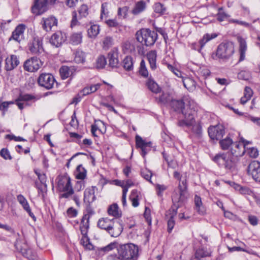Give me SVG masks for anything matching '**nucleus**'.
Returning <instances> with one entry per match:
<instances>
[{
    "label": "nucleus",
    "mask_w": 260,
    "mask_h": 260,
    "mask_svg": "<svg viewBox=\"0 0 260 260\" xmlns=\"http://www.w3.org/2000/svg\"><path fill=\"white\" fill-rule=\"evenodd\" d=\"M26 28L25 25L21 24L18 25L12 32L10 40H14L17 42H20L23 38L24 30Z\"/></svg>",
    "instance_id": "nucleus-22"
},
{
    "label": "nucleus",
    "mask_w": 260,
    "mask_h": 260,
    "mask_svg": "<svg viewBox=\"0 0 260 260\" xmlns=\"http://www.w3.org/2000/svg\"><path fill=\"white\" fill-rule=\"evenodd\" d=\"M127 11L128 8L127 7L119 8L118 11V15L120 17L125 18L127 15Z\"/></svg>",
    "instance_id": "nucleus-60"
},
{
    "label": "nucleus",
    "mask_w": 260,
    "mask_h": 260,
    "mask_svg": "<svg viewBox=\"0 0 260 260\" xmlns=\"http://www.w3.org/2000/svg\"><path fill=\"white\" fill-rule=\"evenodd\" d=\"M248 174L257 182H260V162L258 161H252L248 166Z\"/></svg>",
    "instance_id": "nucleus-15"
},
{
    "label": "nucleus",
    "mask_w": 260,
    "mask_h": 260,
    "mask_svg": "<svg viewBox=\"0 0 260 260\" xmlns=\"http://www.w3.org/2000/svg\"><path fill=\"white\" fill-rule=\"evenodd\" d=\"M123 229L122 220L119 219L113 218V222L107 232L113 237L119 236Z\"/></svg>",
    "instance_id": "nucleus-12"
},
{
    "label": "nucleus",
    "mask_w": 260,
    "mask_h": 260,
    "mask_svg": "<svg viewBox=\"0 0 260 260\" xmlns=\"http://www.w3.org/2000/svg\"><path fill=\"white\" fill-rule=\"evenodd\" d=\"M118 256L119 260H137L138 257V247L132 243L120 245L117 247Z\"/></svg>",
    "instance_id": "nucleus-2"
},
{
    "label": "nucleus",
    "mask_w": 260,
    "mask_h": 260,
    "mask_svg": "<svg viewBox=\"0 0 260 260\" xmlns=\"http://www.w3.org/2000/svg\"><path fill=\"white\" fill-rule=\"evenodd\" d=\"M78 12L81 17H86L88 14L87 6L86 5H82Z\"/></svg>",
    "instance_id": "nucleus-55"
},
{
    "label": "nucleus",
    "mask_w": 260,
    "mask_h": 260,
    "mask_svg": "<svg viewBox=\"0 0 260 260\" xmlns=\"http://www.w3.org/2000/svg\"><path fill=\"white\" fill-rule=\"evenodd\" d=\"M218 36V34L217 33L205 34L198 43H194L191 44V48L200 52L207 43L215 39Z\"/></svg>",
    "instance_id": "nucleus-11"
},
{
    "label": "nucleus",
    "mask_w": 260,
    "mask_h": 260,
    "mask_svg": "<svg viewBox=\"0 0 260 260\" xmlns=\"http://www.w3.org/2000/svg\"><path fill=\"white\" fill-rule=\"evenodd\" d=\"M67 38L64 32L58 31L52 35L50 39V43L52 46L59 47L66 41Z\"/></svg>",
    "instance_id": "nucleus-14"
},
{
    "label": "nucleus",
    "mask_w": 260,
    "mask_h": 260,
    "mask_svg": "<svg viewBox=\"0 0 260 260\" xmlns=\"http://www.w3.org/2000/svg\"><path fill=\"white\" fill-rule=\"evenodd\" d=\"M153 8L155 13L160 14H164L166 11V8L160 3H155Z\"/></svg>",
    "instance_id": "nucleus-49"
},
{
    "label": "nucleus",
    "mask_w": 260,
    "mask_h": 260,
    "mask_svg": "<svg viewBox=\"0 0 260 260\" xmlns=\"http://www.w3.org/2000/svg\"><path fill=\"white\" fill-rule=\"evenodd\" d=\"M108 5L107 3H104L102 4L101 7V18H102L104 15H106L108 13Z\"/></svg>",
    "instance_id": "nucleus-62"
},
{
    "label": "nucleus",
    "mask_w": 260,
    "mask_h": 260,
    "mask_svg": "<svg viewBox=\"0 0 260 260\" xmlns=\"http://www.w3.org/2000/svg\"><path fill=\"white\" fill-rule=\"evenodd\" d=\"M238 79L243 80H249L251 79V75L249 72L247 71H241L239 73L238 75Z\"/></svg>",
    "instance_id": "nucleus-52"
},
{
    "label": "nucleus",
    "mask_w": 260,
    "mask_h": 260,
    "mask_svg": "<svg viewBox=\"0 0 260 260\" xmlns=\"http://www.w3.org/2000/svg\"><path fill=\"white\" fill-rule=\"evenodd\" d=\"M189 126H192L191 133L196 138H199L202 137L203 134L202 126L201 122L198 121L193 123V124Z\"/></svg>",
    "instance_id": "nucleus-30"
},
{
    "label": "nucleus",
    "mask_w": 260,
    "mask_h": 260,
    "mask_svg": "<svg viewBox=\"0 0 260 260\" xmlns=\"http://www.w3.org/2000/svg\"><path fill=\"white\" fill-rule=\"evenodd\" d=\"M146 86L148 89L153 93H158L161 91V88L157 83L151 78L148 79L147 81Z\"/></svg>",
    "instance_id": "nucleus-32"
},
{
    "label": "nucleus",
    "mask_w": 260,
    "mask_h": 260,
    "mask_svg": "<svg viewBox=\"0 0 260 260\" xmlns=\"http://www.w3.org/2000/svg\"><path fill=\"white\" fill-rule=\"evenodd\" d=\"M237 39L239 44L238 49L239 58L238 61L239 62L243 61L245 58L246 52L247 50V45L245 39L241 36H238Z\"/></svg>",
    "instance_id": "nucleus-20"
},
{
    "label": "nucleus",
    "mask_w": 260,
    "mask_h": 260,
    "mask_svg": "<svg viewBox=\"0 0 260 260\" xmlns=\"http://www.w3.org/2000/svg\"><path fill=\"white\" fill-rule=\"evenodd\" d=\"M107 64L106 58L104 55L100 56L96 61V67L98 69H103Z\"/></svg>",
    "instance_id": "nucleus-47"
},
{
    "label": "nucleus",
    "mask_w": 260,
    "mask_h": 260,
    "mask_svg": "<svg viewBox=\"0 0 260 260\" xmlns=\"http://www.w3.org/2000/svg\"><path fill=\"white\" fill-rule=\"evenodd\" d=\"M247 153L252 158H256L258 155V151L257 149V148L255 147H251L249 148H247Z\"/></svg>",
    "instance_id": "nucleus-54"
},
{
    "label": "nucleus",
    "mask_w": 260,
    "mask_h": 260,
    "mask_svg": "<svg viewBox=\"0 0 260 260\" xmlns=\"http://www.w3.org/2000/svg\"><path fill=\"white\" fill-rule=\"evenodd\" d=\"M184 204H179L173 203V205L171 208L167 211L166 213V216H168L169 219H174V217L176 216L177 214L178 209L181 207Z\"/></svg>",
    "instance_id": "nucleus-35"
},
{
    "label": "nucleus",
    "mask_w": 260,
    "mask_h": 260,
    "mask_svg": "<svg viewBox=\"0 0 260 260\" xmlns=\"http://www.w3.org/2000/svg\"><path fill=\"white\" fill-rule=\"evenodd\" d=\"M40 98L41 96L40 95H34L29 94H20L18 99L16 100L15 103L18 108L20 110H22L24 108V103L22 102L29 101H36L40 100Z\"/></svg>",
    "instance_id": "nucleus-17"
},
{
    "label": "nucleus",
    "mask_w": 260,
    "mask_h": 260,
    "mask_svg": "<svg viewBox=\"0 0 260 260\" xmlns=\"http://www.w3.org/2000/svg\"><path fill=\"white\" fill-rule=\"evenodd\" d=\"M42 66L41 61L37 57H33L25 61L23 67L25 71L32 72L37 71Z\"/></svg>",
    "instance_id": "nucleus-13"
},
{
    "label": "nucleus",
    "mask_w": 260,
    "mask_h": 260,
    "mask_svg": "<svg viewBox=\"0 0 260 260\" xmlns=\"http://www.w3.org/2000/svg\"><path fill=\"white\" fill-rule=\"evenodd\" d=\"M82 35L81 32L73 33L70 38V42L73 45H76L82 42Z\"/></svg>",
    "instance_id": "nucleus-40"
},
{
    "label": "nucleus",
    "mask_w": 260,
    "mask_h": 260,
    "mask_svg": "<svg viewBox=\"0 0 260 260\" xmlns=\"http://www.w3.org/2000/svg\"><path fill=\"white\" fill-rule=\"evenodd\" d=\"M47 9L48 7L42 0H35L31 7V12L36 15H39L45 12Z\"/></svg>",
    "instance_id": "nucleus-19"
},
{
    "label": "nucleus",
    "mask_w": 260,
    "mask_h": 260,
    "mask_svg": "<svg viewBox=\"0 0 260 260\" xmlns=\"http://www.w3.org/2000/svg\"><path fill=\"white\" fill-rule=\"evenodd\" d=\"M184 86L188 90H193L196 87V82L192 78L185 77L182 78Z\"/></svg>",
    "instance_id": "nucleus-37"
},
{
    "label": "nucleus",
    "mask_w": 260,
    "mask_h": 260,
    "mask_svg": "<svg viewBox=\"0 0 260 260\" xmlns=\"http://www.w3.org/2000/svg\"><path fill=\"white\" fill-rule=\"evenodd\" d=\"M87 172L82 165H79L75 172L76 178L80 180H84L86 177Z\"/></svg>",
    "instance_id": "nucleus-36"
},
{
    "label": "nucleus",
    "mask_w": 260,
    "mask_h": 260,
    "mask_svg": "<svg viewBox=\"0 0 260 260\" xmlns=\"http://www.w3.org/2000/svg\"><path fill=\"white\" fill-rule=\"evenodd\" d=\"M137 40L147 46L153 45L157 39V34L149 29H142L137 32Z\"/></svg>",
    "instance_id": "nucleus-4"
},
{
    "label": "nucleus",
    "mask_w": 260,
    "mask_h": 260,
    "mask_svg": "<svg viewBox=\"0 0 260 260\" xmlns=\"http://www.w3.org/2000/svg\"><path fill=\"white\" fill-rule=\"evenodd\" d=\"M186 102L182 100H173L170 102V106L174 110L177 112L182 113V110L185 106Z\"/></svg>",
    "instance_id": "nucleus-26"
},
{
    "label": "nucleus",
    "mask_w": 260,
    "mask_h": 260,
    "mask_svg": "<svg viewBox=\"0 0 260 260\" xmlns=\"http://www.w3.org/2000/svg\"><path fill=\"white\" fill-rule=\"evenodd\" d=\"M113 43V38L111 37H106L103 40V48L107 50L112 46Z\"/></svg>",
    "instance_id": "nucleus-51"
},
{
    "label": "nucleus",
    "mask_w": 260,
    "mask_h": 260,
    "mask_svg": "<svg viewBox=\"0 0 260 260\" xmlns=\"http://www.w3.org/2000/svg\"><path fill=\"white\" fill-rule=\"evenodd\" d=\"M218 12L217 14V19L219 21H223L227 17V15L226 14H225L222 10V8H220L218 9Z\"/></svg>",
    "instance_id": "nucleus-58"
},
{
    "label": "nucleus",
    "mask_w": 260,
    "mask_h": 260,
    "mask_svg": "<svg viewBox=\"0 0 260 260\" xmlns=\"http://www.w3.org/2000/svg\"><path fill=\"white\" fill-rule=\"evenodd\" d=\"M28 47L31 53L41 54L44 51L42 39L39 37H34L32 40L29 42Z\"/></svg>",
    "instance_id": "nucleus-9"
},
{
    "label": "nucleus",
    "mask_w": 260,
    "mask_h": 260,
    "mask_svg": "<svg viewBox=\"0 0 260 260\" xmlns=\"http://www.w3.org/2000/svg\"><path fill=\"white\" fill-rule=\"evenodd\" d=\"M1 156L5 159H11L12 157L7 149L3 148L0 151Z\"/></svg>",
    "instance_id": "nucleus-57"
},
{
    "label": "nucleus",
    "mask_w": 260,
    "mask_h": 260,
    "mask_svg": "<svg viewBox=\"0 0 260 260\" xmlns=\"http://www.w3.org/2000/svg\"><path fill=\"white\" fill-rule=\"evenodd\" d=\"M74 60L76 63H83L85 61V54L83 52L78 50L75 54Z\"/></svg>",
    "instance_id": "nucleus-45"
},
{
    "label": "nucleus",
    "mask_w": 260,
    "mask_h": 260,
    "mask_svg": "<svg viewBox=\"0 0 260 260\" xmlns=\"http://www.w3.org/2000/svg\"><path fill=\"white\" fill-rule=\"evenodd\" d=\"M17 200L19 204L22 206L23 209L29 214L32 218H35V216L31 212V208L26 198L22 194H19L17 196Z\"/></svg>",
    "instance_id": "nucleus-25"
},
{
    "label": "nucleus",
    "mask_w": 260,
    "mask_h": 260,
    "mask_svg": "<svg viewBox=\"0 0 260 260\" xmlns=\"http://www.w3.org/2000/svg\"><path fill=\"white\" fill-rule=\"evenodd\" d=\"M60 192L61 191H60ZM63 193H60L59 195V198L68 199L70 197L74 194V191L73 187L70 188L66 191H62Z\"/></svg>",
    "instance_id": "nucleus-53"
},
{
    "label": "nucleus",
    "mask_w": 260,
    "mask_h": 260,
    "mask_svg": "<svg viewBox=\"0 0 260 260\" xmlns=\"http://www.w3.org/2000/svg\"><path fill=\"white\" fill-rule=\"evenodd\" d=\"M15 246L16 248L21 252L22 255L29 260H36L37 255L35 252L28 248L26 242L24 240L18 239L16 240Z\"/></svg>",
    "instance_id": "nucleus-7"
},
{
    "label": "nucleus",
    "mask_w": 260,
    "mask_h": 260,
    "mask_svg": "<svg viewBox=\"0 0 260 260\" xmlns=\"http://www.w3.org/2000/svg\"><path fill=\"white\" fill-rule=\"evenodd\" d=\"M43 27L46 31L51 30L52 27L57 25V21L54 17H50L47 18H43Z\"/></svg>",
    "instance_id": "nucleus-27"
},
{
    "label": "nucleus",
    "mask_w": 260,
    "mask_h": 260,
    "mask_svg": "<svg viewBox=\"0 0 260 260\" xmlns=\"http://www.w3.org/2000/svg\"><path fill=\"white\" fill-rule=\"evenodd\" d=\"M36 174L38 176V179L40 181L41 183L44 185L45 187H47V184L46 183V177L45 174L44 173H40L39 172H37V171L35 172Z\"/></svg>",
    "instance_id": "nucleus-59"
},
{
    "label": "nucleus",
    "mask_w": 260,
    "mask_h": 260,
    "mask_svg": "<svg viewBox=\"0 0 260 260\" xmlns=\"http://www.w3.org/2000/svg\"><path fill=\"white\" fill-rule=\"evenodd\" d=\"M96 191H98V188L94 186L86 188L84 192V202L89 205L95 201V192Z\"/></svg>",
    "instance_id": "nucleus-18"
},
{
    "label": "nucleus",
    "mask_w": 260,
    "mask_h": 260,
    "mask_svg": "<svg viewBox=\"0 0 260 260\" xmlns=\"http://www.w3.org/2000/svg\"><path fill=\"white\" fill-rule=\"evenodd\" d=\"M186 105L182 110L184 119L178 121V124L180 126L189 127L194 122V116L198 111L197 104L192 100L186 99Z\"/></svg>",
    "instance_id": "nucleus-1"
},
{
    "label": "nucleus",
    "mask_w": 260,
    "mask_h": 260,
    "mask_svg": "<svg viewBox=\"0 0 260 260\" xmlns=\"http://www.w3.org/2000/svg\"><path fill=\"white\" fill-rule=\"evenodd\" d=\"M108 214L115 217L121 216V213L119 211V208L116 204H114L109 206L108 209Z\"/></svg>",
    "instance_id": "nucleus-39"
},
{
    "label": "nucleus",
    "mask_w": 260,
    "mask_h": 260,
    "mask_svg": "<svg viewBox=\"0 0 260 260\" xmlns=\"http://www.w3.org/2000/svg\"><path fill=\"white\" fill-rule=\"evenodd\" d=\"M118 52L117 48L112 49L108 53L109 65L112 68H117L119 64Z\"/></svg>",
    "instance_id": "nucleus-23"
},
{
    "label": "nucleus",
    "mask_w": 260,
    "mask_h": 260,
    "mask_svg": "<svg viewBox=\"0 0 260 260\" xmlns=\"http://www.w3.org/2000/svg\"><path fill=\"white\" fill-rule=\"evenodd\" d=\"M141 174L142 177L145 179L149 181L150 182H152L151 181V178L152 176V173L151 171L146 168L143 169L141 171Z\"/></svg>",
    "instance_id": "nucleus-50"
},
{
    "label": "nucleus",
    "mask_w": 260,
    "mask_h": 260,
    "mask_svg": "<svg viewBox=\"0 0 260 260\" xmlns=\"http://www.w3.org/2000/svg\"><path fill=\"white\" fill-rule=\"evenodd\" d=\"M146 5L145 2L141 1L137 2L132 10V13L134 15H138L146 9Z\"/></svg>",
    "instance_id": "nucleus-38"
},
{
    "label": "nucleus",
    "mask_w": 260,
    "mask_h": 260,
    "mask_svg": "<svg viewBox=\"0 0 260 260\" xmlns=\"http://www.w3.org/2000/svg\"><path fill=\"white\" fill-rule=\"evenodd\" d=\"M213 160L219 166L223 167L225 168L228 167V157L226 154H218L214 157Z\"/></svg>",
    "instance_id": "nucleus-31"
},
{
    "label": "nucleus",
    "mask_w": 260,
    "mask_h": 260,
    "mask_svg": "<svg viewBox=\"0 0 260 260\" xmlns=\"http://www.w3.org/2000/svg\"><path fill=\"white\" fill-rule=\"evenodd\" d=\"M248 220L250 224L255 226L258 224V219L254 215H250L248 217Z\"/></svg>",
    "instance_id": "nucleus-61"
},
{
    "label": "nucleus",
    "mask_w": 260,
    "mask_h": 260,
    "mask_svg": "<svg viewBox=\"0 0 260 260\" xmlns=\"http://www.w3.org/2000/svg\"><path fill=\"white\" fill-rule=\"evenodd\" d=\"M157 52L155 50H151L147 54V58L149 61L150 67L152 70H155L156 68Z\"/></svg>",
    "instance_id": "nucleus-29"
},
{
    "label": "nucleus",
    "mask_w": 260,
    "mask_h": 260,
    "mask_svg": "<svg viewBox=\"0 0 260 260\" xmlns=\"http://www.w3.org/2000/svg\"><path fill=\"white\" fill-rule=\"evenodd\" d=\"M175 224V221L174 219H169L168 220V232L170 233H171L174 226Z\"/></svg>",
    "instance_id": "nucleus-63"
},
{
    "label": "nucleus",
    "mask_w": 260,
    "mask_h": 260,
    "mask_svg": "<svg viewBox=\"0 0 260 260\" xmlns=\"http://www.w3.org/2000/svg\"><path fill=\"white\" fill-rule=\"evenodd\" d=\"M194 201L195 204L196 210L197 212L201 215H203L206 212V210L204 207L203 206L201 198L196 195L194 198Z\"/></svg>",
    "instance_id": "nucleus-34"
},
{
    "label": "nucleus",
    "mask_w": 260,
    "mask_h": 260,
    "mask_svg": "<svg viewBox=\"0 0 260 260\" xmlns=\"http://www.w3.org/2000/svg\"><path fill=\"white\" fill-rule=\"evenodd\" d=\"M37 81L40 86L43 87L47 89L52 88L55 82L53 76L48 73L40 74Z\"/></svg>",
    "instance_id": "nucleus-8"
},
{
    "label": "nucleus",
    "mask_w": 260,
    "mask_h": 260,
    "mask_svg": "<svg viewBox=\"0 0 260 260\" xmlns=\"http://www.w3.org/2000/svg\"><path fill=\"white\" fill-rule=\"evenodd\" d=\"M208 135L212 140L219 141L222 149H228V135H225L224 128L223 125L218 124L210 126L208 128Z\"/></svg>",
    "instance_id": "nucleus-3"
},
{
    "label": "nucleus",
    "mask_w": 260,
    "mask_h": 260,
    "mask_svg": "<svg viewBox=\"0 0 260 260\" xmlns=\"http://www.w3.org/2000/svg\"><path fill=\"white\" fill-rule=\"evenodd\" d=\"M72 187L71 178L68 176L61 177L58 181L57 189L59 191H66Z\"/></svg>",
    "instance_id": "nucleus-21"
},
{
    "label": "nucleus",
    "mask_w": 260,
    "mask_h": 260,
    "mask_svg": "<svg viewBox=\"0 0 260 260\" xmlns=\"http://www.w3.org/2000/svg\"><path fill=\"white\" fill-rule=\"evenodd\" d=\"M123 66L125 70L131 71L133 69V61L131 56H127L123 60Z\"/></svg>",
    "instance_id": "nucleus-42"
},
{
    "label": "nucleus",
    "mask_w": 260,
    "mask_h": 260,
    "mask_svg": "<svg viewBox=\"0 0 260 260\" xmlns=\"http://www.w3.org/2000/svg\"><path fill=\"white\" fill-rule=\"evenodd\" d=\"M113 219H109L108 218H103L99 220L98 226L100 229L105 230L107 232L110 228Z\"/></svg>",
    "instance_id": "nucleus-33"
},
{
    "label": "nucleus",
    "mask_w": 260,
    "mask_h": 260,
    "mask_svg": "<svg viewBox=\"0 0 260 260\" xmlns=\"http://www.w3.org/2000/svg\"><path fill=\"white\" fill-rule=\"evenodd\" d=\"M19 63V61L16 55H12L5 60V69L9 71L13 70Z\"/></svg>",
    "instance_id": "nucleus-24"
},
{
    "label": "nucleus",
    "mask_w": 260,
    "mask_h": 260,
    "mask_svg": "<svg viewBox=\"0 0 260 260\" xmlns=\"http://www.w3.org/2000/svg\"><path fill=\"white\" fill-rule=\"evenodd\" d=\"M230 151L233 157L231 161L233 163V167H235L238 161V157L244 153L243 146L240 142H233V140L229 137V152Z\"/></svg>",
    "instance_id": "nucleus-6"
},
{
    "label": "nucleus",
    "mask_w": 260,
    "mask_h": 260,
    "mask_svg": "<svg viewBox=\"0 0 260 260\" xmlns=\"http://www.w3.org/2000/svg\"><path fill=\"white\" fill-rule=\"evenodd\" d=\"M72 72L67 66H63L60 69V74L63 79L68 78L71 75Z\"/></svg>",
    "instance_id": "nucleus-48"
},
{
    "label": "nucleus",
    "mask_w": 260,
    "mask_h": 260,
    "mask_svg": "<svg viewBox=\"0 0 260 260\" xmlns=\"http://www.w3.org/2000/svg\"><path fill=\"white\" fill-rule=\"evenodd\" d=\"M67 214L69 217H74L77 215L78 212L75 209L70 207L67 210Z\"/></svg>",
    "instance_id": "nucleus-64"
},
{
    "label": "nucleus",
    "mask_w": 260,
    "mask_h": 260,
    "mask_svg": "<svg viewBox=\"0 0 260 260\" xmlns=\"http://www.w3.org/2000/svg\"><path fill=\"white\" fill-rule=\"evenodd\" d=\"M100 30L99 25L96 24L92 25L88 29V35L90 38H94L99 34Z\"/></svg>",
    "instance_id": "nucleus-43"
},
{
    "label": "nucleus",
    "mask_w": 260,
    "mask_h": 260,
    "mask_svg": "<svg viewBox=\"0 0 260 260\" xmlns=\"http://www.w3.org/2000/svg\"><path fill=\"white\" fill-rule=\"evenodd\" d=\"M90 215L88 214H86L83 215L80 224V226H86L89 228V220Z\"/></svg>",
    "instance_id": "nucleus-56"
},
{
    "label": "nucleus",
    "mask_w": 260,
    "mask_h": 260,
    "mask_svg": "<svg viewBox=\"0 0 260 260\" xmlns=\"http://www.w3.org/2000/svg\"><path fill=\"white\" fill-rule=\"evenodd\" d=\"M187 185L186 180L180 181L178 190L175 191L172 195V201L174 203L184 204L187 199Z\"/></svg>",
    "instance_id": "nucleus-5"
},
{
    "label": "nucleus",
    "mask_w": 260,
    "mask_h": 260,
    "mask_svg": "<svg viewBox=\"0 0 260 260\" xmlns=\"http://www.w3.org/2000/svg\"><path fill=\"white\" fill-rule=\"evenodd\" d=\"M228 44L221 43L219 45L215 53L212 54L214 59H218L220 61H225L228 58Z\"/></svg>",
    "instance_id": "nucleus-16"
},
{
    "label": "nucleus",
    "mask_w": 260,
    "mask_h": 260,
    "mask_svg": "<svg viewBox=\"0 0 260 260\" xmlns=\"http://www.w3.org/2000/svg\"><path fill=\"white\" fill-rule=\"evenodd\" d=\"M229 185L236 190L239 191V192L242 194L252 195L253 194L252 191L247 187L242 186L235 182H229Z\"/></svg>",
    "instance_id": "nucleus-28"
},
{
    "label": "nucleus",
    "mask_w": 260,
    "mask_h": 260,
    "mask_svg": "<svg viewBox=\"0 0 260 260\" xmlns=\"http://www.w3.org/2000/svg\"><path fill=\"white\" fill-rule=\"evenodd\" d=\"M139 72L142 76L145 78L148 76V72L146 67L145 62L143 59H142L140 62Z\"/></svg>",
    "instance_id": "nucleus-46"
},
{
    "label": "nucleus",
    "mask_w": 260,
    "mask_h": 260,
    "mask_svg": "<svg viewBox=\"0 0 260 260\" xmlns=\"http://www.w3.org/2000/svg\"><path fill=\"white\" fill-rule=\"evenodd\" d=\"M117 243L116 242H112L106 246L101 247L99 249V251L103 252V254L112 250L115 248L117 249Z\"/></svg>",
    "instance_id": "nucleus-44"
},
{
    "label": "nucleus",
    "mask_w": 260,
    "mask_h": 260,
    "mask_svg": "<svg viewBox=\"0 0 260 260\" xmlns=\"http://www.w3.org/2000/svg\"><path fill=\"white\" fill-rule=\"evenodd\" d=\"M158 104L166 105L168 104H170V102L172 99L168 93H163L158 98L156 99Z\"/></svg>",
    "instance_id": "nucleus-41"
},
{
    "label": "nucleus",
    "mask_w": 260,
    "mask_h": 260,
    "mask_svg": "<svg viewBox=\"0 0 260 260\" xmlns=\"http://www.w3.org/2000/svg\"><path fill=\"white\" fill-rule=\"evenodd\" d=\"M136 147L141 149V155L145 159L146 155L151 150L152 143L145 142L140 136H136Z\"/></svg>",
    "instance_id": "nucleus-10"
}]
</instances>
